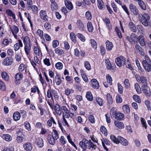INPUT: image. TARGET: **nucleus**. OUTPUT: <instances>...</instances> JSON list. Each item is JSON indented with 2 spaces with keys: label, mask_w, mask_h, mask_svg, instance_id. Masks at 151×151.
<instances>
[{
  "label": "nucleus",
  "mask_w": 151,
  "mask_h": 151,
  "mask_svg": "<svg viewBox=\"0 0 151 151\" xmlns=\"http://www.w3.org/2000/svg\"><path fill=\"white\" fill-rule=\"evenodd\" d=\"M33 50L37 56H40L42 55V52L40 49L37 46H35L33 47Z\"/></svg>",
  "instance_id": "29"
},
{
  "label": "nucleus",
  "mask_w": 151,
  "mask_h": 151,
  "mask_svg": "<svg viewBox=\"0 0 151 151\" xmlns=\"http://www.w3.org/2000/svg\"><path fill=\"white\" fill-rule=\"evenodd\" d=\"M105 63L106 68L110 70L112 68H114L115 65L114 64H111L109 59H107L105 60Z\"/></svg>",
  "instance_id": "19"
},
{
  "label": "nucleus",
  "mask_w": 151,
  "mask_h": 151,
  "mask_svg": "<svg viewBox=\"0 0 151 151\" xmlns=\"http://www.w3.org/2000/svg\"><path fill=\"white\" fill-rule=\"evenodd\" d=\"M133 98L134 101L139 103H140L141 101V99L139 96L137 95H134L133 96Z\"/></svg>",
  "instance_id": "63"
},
{
  "label": "nucleus",
  "mask_w": 151,
  "mask_h": 151,
  "mask_svg": "<svg viewBox=\"0 0 151 151\" xmlns=\"http://www.w3.org/2000/svg\"><path fill=\"white\" fill-rule=\"evenodd\" d=\"M135 77L137 81L140 83L147 84V79L146 77L136 75Z\"/></svg>",
  "instance_id": "6"
},
{
  "label": "nucleus",
  "mask_w": 151,
  "mask_h": 151,
  "mask_svg": "<svg viewBox=\"0 0 151 151\" xmlns=\"http://www.w3.org/2000/svg\"><path fill=\"white\" fill-rule=\"evenodd\" d=\"M13 60L12 58L6 57L2 62V64L5 66L11 65L13 63Z\"/></svg>",
  "instance_id": "12"
},
{
  "label": "nucleus",
  "mask_w": 151,
  "mask_h": 151,
  "mask_svg": "<svg viewBox=\"0 0 151 151\" xmlns=\"http://www.w3.org/2000/svg\"><path fill=\"white\" fill-rule=\"evenodd\" d=\"M86 97L87 99L89 101H91L93 100V95L90 91H88L86 93Z\"/></svg>",
  "instance_id": "33"
},
{
  "label": "nucleus",
  "mask_w": 151,
  "mask_h": 151,
  "mask_svg": "<svg viewBox=\"0 0 151 151\" xmlns=\"http://www.w3.org/2000/svg\"><path fill=\"white\" fill-rule=\"evenodd\" d=\"M70 38L71 40L74 43L76 41V37L75 34L73 32H71L70 34Z\"/></svg>",
  "instance_id": "39"
},
{
  "label": "nucleus",
  "mask_w": 151,
  "mask_h": 151,
  "mask_svg": "<svg viewBox=\"0 0 151 151\" xmlns=\"http://www.w3.org/2000/svg\"><path fill=\"white\" fill-rule=\"evenodd\" d=\"M124 115L122 113H117L115 118L119 120H123L124 118Z\"/></svg>",
  "instance_id": "35"
},
{
  "label": "nucleus",
  "mask_w": 151,
  "mask_h": 151,
  "mask_svg": "<svg viewBox=\"0 0 151 151\" xmlns=\"http://www.w3.org/2000/svg\"><path fill=\"white\" fill-rule=\"evenodd\" d=\"M100 130L101 132L105 136L107 135L108 134L107 130L104 126H101L100 128Z\"/></svg>",
  "instance_id": "40"
},
{
  "label": "nucleus",
  "mask_w": 151,
  "mask_h": 151,
  "mask_svg": "<svg viewBox=\"0 0 151 151\" xmlns=\"http://www.w3.org/2000/svg\"><path fill=\"white\" fill-rule=\"evenodd\" d=\"M129 7L131 11L134 15H137L139 14L138 10L135 5L132 4H130Z\"/></svg>",
  "instance_id": "9"
},
{
  "label": "nucleus",
  "mask_w": 151,
  "mask_h": 151,
  "mask_svg": "<svg viewBox=\"0 0 151 151\" xmlns=\"http://www.w3.org/2000/svg\"><path fill=\"white\" fill-rule=\"evenodd\" d=\"M115 125L119 129H123L124 128V124L121 122L119 121H115L114 122Z\"/></svg>",
  "instance_id": "32"
},
{
  "label": "nucleus",
  "mask_w": 151,
  "mask_h": 151,
  "mask_svg": "<svg viewBox=\"0 0 151 151\" xmlns=\"http://www.w3.org/2000/svg\"><path fill=\"white\" fill-rule=\"evenodd\" d=\"M55 53L58 55H61L63 54L64 53L63 50L60 47H58L55 48Z\"/></svg>",
  "instance_id": "44"
},
{
  "label": "nucleus",
  "mask_w": 151,
  "mask_h": 151,
  "mask_svg": "<svg viewBox=\"0 0 151 151\" xmlns=\"http://www.w3.org/2000/svg\"><path fill=\"white\" fill-rule=\"evenodd\" d=\"M7 14L10 16L12 17L14 19L16 18L15 15L10 10H6Z\"/></svg>",
  "instance_id": "55"
},
{
  "label": "nucleus",
  "mask_w": 151,
  "mask_h": 151,
  "mask_svg": "<svg viewBox=\"0 0 151 151\" xmlns=\"http://www.w3.org/2000/svg\"><path fill=\"white\" fill-rule=\"evenodd\" d=\"M23 147L26 151H31L32 149L33 146L29 142L25 143L23 145Z\"/></svg>",
  "instance_id": "16"
},
{
  "label": "nucleus",
  "mask_w": 151,
  "mask_h": 151,
  "mask_svg": "<svg viewBox=\"0 0 151 151\" xmlns=\"http://www.w3.org/2000/svg\"><path fill=\"white\" fill-rule=\"evenodd\" d=\"M10 29L14 38L16 39L17 38V34L19 32V29L17 26L14 25L10 27Z\"/></svg>",
  "instance_id": "10"
},
{
  "label": "nucleus",
  "mask_w": 151,
  "mask_h": 151,
  "mask_svg": "<svg viewBox=\"0 0 151 151\" xmlns=\"http://www.w3.org/2000/svg\"><path fill=\"white\" fill-rule=\"evenodd\" d=\"M116 109L115 108H112L110 111V115L111 118H115L117 114Z\"/></svg>",
  "instance_id": "36"
},
{
  "label": "nucleus",
  "mask_w": 151,
  "mask_h": 151,
  "mask_svg": "<svg viewBox=\"0 0 151 151\" xmlns=\"http://www.w3.org/2000/svg\"><path fill=\"white\" fill-rule=\"evenodd\" d=\"M34 143L39 147H42L44 145L43 139L40 137H36Z\"/></svg>",
  "instance_id": "8"
},
{
  "label": "nucleus",
  "mask_w": 151,
  "mask_h": 151,
  "mask_svg": "<svg viewBox=\"0 0 151 151\" xmlns=\"http://www.w3.org/2000/svg\"><path fill=\"white\" fill-rule=\"evenodd\" d=\"M84 65L87 70H90L91 69V65L88 61H85L84 63Z\"/></svg>",
  "instance_id": "62"
},
{
  "label": "nucleus",
  "mask_w": 151,
  "mask_h": 151,
  "mask_svg": "<svg viewBox=\"0 0 151 151\" xmlns=\"http://www.w3.org/2000/svg\"><path fill=\"white\" fill-rule=\"evenodd\" d=\"M77 37L83 42H84L86 40V38L81 33H78L77 34Z\"/></svg>",
  "instance_id": "58"
},
{
  "label": "nucleus",
  "mask_w": 151,
  "mask_h": 151,
  "mask_svg": "<svg viewBox=\"0 0 151 151\" xmlns=\"http://www.w3.org/2000/svg\"><path fill=\"white\" fill-rule=\"evenodd\" d=\"M13 117L15 121L19 120L21 117L20 113L17 111L15 112L13 114Z\"/></svg>",
  "instance_id": "27"
},
{
  "label": "nucleus",
  "mask_w": 151,
  "mask_h": 151,
  "mask_svg": "<svg viewBox=\"0 0 151 151\" xmlns=\"http://www.w3.org/2000/svg\"><path fill=\"white\" fill-rule=\"evenodd\" d=\"M43 61L44 64L47 66H49L51 65V63L50 59L49 58H45L43 60Z\"/></svg>",
  "instance_id": "56"
},
{
  "label": "nucleus",
  "mask_w": 151,
  "mask_h": 151,
  "mask_svg": "<svg viewBox=\"0 0 151 151\" xmlns=\"http://www.w3.org/2000/svg\"><path fill=\"white\" fill-rule=\"evenodd\" d=\"M76 25L79 29L81 31L84 30L85 27L83 22L80 20H78L77 21Z\"/></svg>",
  "instance_id": "15"
},
{
  "label": "nucleus",
  "mask_w": 151,
  "mask_h": 151,
  "mask_svg": "<svg viewBox=\"0 0 151 151\" xmlns=\"http://www.w3.org/2000/svg\"><path fill=\"white\" fill-rule=\"evenodd\" d=\"M56 68L58 70L62 69L63 68V65L61 62H58L55 65Z\"/></svg>",
  "instance_id": "60"
},
{
  "label": "nucleus",
  "mask_w": 151,
  "mask_h": 151,
  "mask_svg": "<svg viewBox=\"0 0 151 151\" xmlns=\"http://www.w3.org/2000/svg\"><path fill=\"white\" fill-rule=\"evenodd\" d=\"M55 110L56 113L58 115L61 116L62 115L61 107L57 104L55 106Z\"/></svg>",
  "instance_id": "25"
},
{
  "label": "nucleus",
  "mask_w": 151,
  "mask_h": 151,
  "mask_svg": "<svg viewBox=\"0 0 151 151\" xmlns=\"http://www.w3.org/2000/svg\"><path fill=\"white\" fill-rule=\"evenodd\" d=\"M51 90L50 89H48L47 91V96L48 98H51V99H53L52 95V90Z\"/></svg>",
  "instance_id": "53"
},
{
  "label": "nucleus",
  "mask_w": 151,
  "mask_h": 151,
  "mask_svg": "<svg viewBox=\"0 0 151 151\" xmlns=\"http://www.w3.org/2000/svg\"><path fill=\"white\" fill-rule=\"evenodd\" d=\"M39 14L40 17L44 22H47L48 21V17L45 11L41 10L40 11Z\"/></svg>",
  "instance_id": "11"
},
{
  "label": "nucleus",
  "mask_w": 151,
  "mask_h": 151,
  "mask_svg": "<svg viewBox=\"0 0 151 151\" xmlns=\"http://www.w3.org/2000/svg\"><path fill=\"white\" fill-rule=\"evenodd\" d=\"M142 89L143 93L147 96L150 97L151 96L150 89L147 85L144 84L142 86Z\"/></svg>",
  "instance_id": "7"
},
{
  "label": "nucleus",
  "mask_w": 151,
  "mask_h": 151,
  "mask_svg": "<svg viewBox=\"0 0 151 151\" xmlns=\"http://www.w3.org/2000/svg\"><path fill=\"white\" fill-rule=\"evenodd\" d=\"M126 62L125 58L123 56H120L119 57L116 58L115 59V62L117 66L121 67L124 65Z\"/></svg>",
  "instance_id": "5"
},
{
  "label": "nucleus",
  "mask_w": 151,
  "mask_h": 151,
  "mask_svg": "<svg viewBox=\"0 0 151 151\" xmlns=\"http://www.w3.org/2000/svg\"><path fill=\"white\" fill-rule=\"evenodd\" d=\"M67 139L68 142L73 146L76 149H77V147L76 145L74 144L73 142L72 141V139L71 138L70 134L68 135L67 137Z\"/></svg>",
  "instance_id": "49"
},
{
  "label": "nucleus",
  "mask_w": 151,
  "mask_h": 151,
  "mask_svg": "<svg viewBox=\"0 0 151 151\" xmlns=\"http://www.w3.org/2000/svg\"><path fill=\"white\" fill-rule=\"evenodd\" d=\"M106 49L108 51L111 50L113 47V45L112 43L110 42L109 41H107L106 43Z\"/></svg>",
  "instance_id": "31"
},
{
  "label": "nucleus",
  "mask_w": 151,
  "mask_h": 151,
  "mask_svg": "<svg viewBox=\"0 0 151 151\" xmlns=\"http://www.w3.org/2000/svg\"><path fill=\"white\" fill-rule=\"evenodd\" d=\"M135 47L137 52L141 55H144V52L143 51L142 48L138 45H136Z\"/></svg>",
  "instance_id": "26"
},
{
  "label": "nucleus",
  "mask_w": 151,
  "mask_h": 151,
  "mask_svg": "<svg viewBox=\"0 0 151 151\" xmlns=\"http://www.w3.org/2000/svg\"><path fill=\"white\" fill-rule=\"evenodd\" d=\"M55 82L56 84L57 85H59L61 83V80L60 79V75L57 74L55 76L53 80Z\"/></svg>",
  "instance_id": "23"
},
{
  "label": "nucleus",
  "mask_w": 151,
  "mask_h": 151,
  "mask_svg": "<svg viewBox=\"0 0 151 151\" xmlns=\"http://www.w3.org/2000/svg\"><path fill=\"white\" fill-rule=\"evenodd\" d=\"M110 138L113 142L116 144H119L120 143L123 146H126L128 145L127 140L121 136H118L116 138L114 135L111 134Z\"/></svg>",
  "instance_id": "2"
},
{
  "label": "nucleus",
  "mask_w": 151,
  "mask_h": 151,
  "mask_svg": "<svg viewBox=\"0 0 151 151\" xmlns=\"http://www.w3.org/2000/svg\"><path fill=\"white\" fill-rule=\"evenodd\" d=\"M139 17L140 21L143 25L146 27L148 25L150 19V16L148 14L145 13L143 14H139Z\"/></svg>",
  "instance_id": "3"
},
{
  "label": "nucleus",
  "mask_w": 151,
  "mask_h": 151,
  "mask_svg": "<svg viewBox=\"0 0 151 151\" xmlns=\"http://www.w3.org/2000/svg\"><path fill=\"white\" fill-rule=\"evenodd\" d=\"M106 99L108 103L111 104L112 103V99L111 96L109 93H108L106 95Z\"/></svg>",
  "instance_id": "54"
},
{
  "label": "nucleus",
  "mask_w": 151,
  "mask_h": 151,
  "mask_svg": "<svg viewBox=\"0 0 151 151\" xmlns=\"http://www.w3.org/2000/svg\"><path fill=\"white\" fill-rule=\"evenodd\" d=\"M85 17L88 20H90L92 18L91 12L89 11L86 12L85 14Z\"/></svg>",
  "instance_id": "48"
},
{
  "label": "nucleus",
  "mask_w": 151,
  "mask_h": 151,
  "mask_svg": "<svg viewBox=\"0 0 151 151\" xmlns=\"http://www.w3.org/2000/svg\"><path fill=\"white\" fill-rule=\"evenodd\" d=\"M23 41L24 45L27 44H31L29 38L27 36L23 37Z\"/></svg>",
  "instance_id": "52"
},
{
  "label": "nucleus",
  "mask_w": 151,
  "mask_h": 151,
  "mask_svg": "<svg viewBox=\"0 0 151 151\" xmlns=\"http://www.w3.org/2000/svg\"><path fill=\"white\" fill-rule=\"evenodd\" d=\"M90 84L94 88L97 89L99 87V83L96 79H92L90 81Z\"/></svg>",
  "instance_id": "14"
},
{
  "label": "nucleus",
  "mask_w": 151,
  "mask_h": 151,
  "mask_svg": "<svg viewBox=\"0 0 151 151\" xmlns=\"http://www.w3.org/2000/svg\"><path fill=\"white\" fill-rule=\"evenodd\" d=\"M96 102L100 106H102L103 105V102L101 98L99 97H98L96 98Z\"/></svg>",
  "instance_id": "64"
},
{
  "label": "nucleus",
  "mask_w": 151,
  "mask_h": 151,
  "mask_svg": "<svg viewBox=\"0 0 151 151\" xmlns=\"http://www.w3.org/2000/svg\"><path fill=\"white\" fill-rule=\"evenodd\" d=\"M37 91V93L39 95L40 93V91L38 88L36 86H34L31 88V92L35 93Z\"/></svg>",
  "instance_id": "50"
},
{
  "label": "nucleus",
  "mask_w": 151,
  "mask_h": 151,
  "mask_svg": "<svg viewBox=\"0 0 151 151\" xmlns=\"http://www.w3.org/2000/svg\"><path fill=\"white\" fill-rule=\"evenodd\" d=\"M74 92V90L72 89H70L68 88L65 89V93L66 95L67 96L69 95L71 93H73Z\"/></svg>",
  "instance_id": "45"
},
{
  "label": "nucleus",
  "mask_w": 151,
  "mask_h": 151,
  "mask_svg": "<svg viewBox=\"0 0 151 151\" xmlns=\"http://www.w3.org/2000/svg\"><path fill=\"white\" fill-rule=\"evenodd\" d=\"M122 109L124 113H129L130 112V108L127 105H124L122 106Z\"/></svg>",
  "instance_id": "43"
},
{
  "label": "nucleus",
  "mask_w": 151,
  "mask_h": 151,
  "mask_svg": "<svg viewBox=\"0 0 151 151\" xmlns=\"http://www.w3.org/2000/svg\"><path fill=\"white\" fill-rule=\"evenodd\" d=\"M24 50L27 55H29L30 53L31 49V44H27L24 45Z\"/></svg>",
  "instance_id": "17"
},
{
  "label": "nucleus",
  "mask_w": 151,
  "mask_h": 151,
  "mask_svg": "<svg viewBox=\"0 0 151 151\" xmlns=\"http://www.w3.org/2000/svg\"><path fill=\"white\" fill-rule=\"evenodd\" d=\"M90 41L92 47L96 49L97 48V44L96 42L93 39H91Z\"/></svg>",
  "instance_id": "57"
},
{
  "label": "nucleus",
  "mask_w": 151,
  "mask_h": 151,
  "mask_svg": "<svg viewBox=\"0 0 151 151\" xmlns=\"http://www.w3.org/2000/svg\"><path fill=\"white\" fill-rule=\"evenodd\" d=\"M103 20L105 24L106 27L107 29L109 30H111L112 29V26L110 23L109 19L107 17H106Z\"/></svg>",
  "instance_id": "13"
},
{
  "label": "nucleus",
  "mask_w": 151,
  "mask_h": 151,
  "mask_svg": "<svg viewBox=\"0 0 151 151\" xmlns=\"http://www.w3.org/2000/svg\"><path fill=\"white\" fill-rule=\"evenodd\" d=\"M129 27L130 29L133 32H135L137 31L136 27L134 24L132 22H130L129 24Z\"/></svg>",
  "instance_id": "41"
},
{
  "label": "nucleus",
  "mask_w": 151,
  "mask_h": 151,
  "mask_svg": "<svg viewBox=\"0 0 151 151\" xmlns=\"http://www.w3.org/2000/svg\"><path fill=\"white\" fill-rule=\"evenodd\" d=\"M22 74L21 73H18L16 74L15 78L16 80H20L22 78Z\"/></svg>",
  "instance_id": "61"
},
{
  "label": "nucleus",
  "mask_w": 151,
  "mask_h": 151,
  "mask_svg": "<svg viewBox=\"0 0 151 151\" xmlns=\"http://www.w3.org/2000/svg\"><path fill=\"white\" fill-rule=\"evenodd\" d=\"M124 86L126 88H128L130 86V83L128 79H126L124 81Z\"/></svg>",
  "instance_id": "47"
},
{
  "label": "nucleus",
  "mask_w": 151,
  "mask_h": 151,
  "mask_svg": "<svg viewBox=\"0 0 151 151\" xmlns=\"http://www.w3.org/2000/svg\"><path fill=\"white\" fill-rule=\"evenodd\" d=\"M55 140L51 135H49L47 137V141L49 143L52 145H54L55 143Z\"/></svg>",
  "instance_id": "34"
},
{
  "label": "nucleus",
  "mask_w": 151,
  "mask_h": 151,
  "mask_svg": "<svg viewBox=\"0 0 151 151\" xmlns=\"http://www.w3.org/2000/svg\"><path fill=\"white\" fill-rule=\"evenodd\" d=\"M135 1L138 2V5L142 9L144 10H146V5L143 1L141 0H135Z\"/></svg>",
  "instance_id": "24"
},
{
  "label": "nucleus",
  "mask_w": 151,
  "mask_h": 151,
  "mask_svg": "<svg viewBox=\"0 0 151 151\" xmlns=\"http://www.w3.org/2000/svg\"><path fill=\"white\" fill-rule=\"evenodd\" d=\"M23 46V44L21 41L19 40H18V42L14 45V49L16 51H17L19 49L20 47H22Z\"/></svg>",
  "instance_id": "22"
},
{
  "label": "nucleus",
  "mask_w": 151,
  "mask_h": 151,
  "mask_svg": "<svg viewBox=\"0 0 151 151\" xmlns=\"http://www.w3.org/2000/svg\"><path fill=\"white\" fill-rule=\"evenodd\" d=\"M87 26L88 31L92 32L93 30V27L92 23L90 22H88L87 23Z\"/></svg>",
  "instance_id": "38"
},
{
  "label": "nucleus",
  "mask_w": 151,
  "mask_h": 151,
  "mask_svg": "<svg viewBox=\"0 0 151 151\" xmlns=\"http://www.w3.org/2000/svg\"><path fill=\"white\" fill-rule=\"evenodd\" d=\"M97 6L98 8L100 9H102L104 7L103 1L102 0H97Z\"/></svg>",
  "instance_id": "42"
},
{
  "label": "nucleus",
  "mask_w": 151,
  "mask_h": 151,
  "mask_svg": "<svg viewBox=\"0 0 151 151\" xmlns=\"http://www.w3.org/2000/svg\"><path fill=\"white\" fill-rule=\"evenodd\" d=\"M51 10L52 12L56 11L58 9V5L55 2L52 3L50 6Z\"/></svg>",
  "instance_id": "30"
},
{
  "label": "nucleus",
  "mask_w": 151,
  "mask_h": 151,
  "mask_svg": "<svg viewBox=\"0 0 151 151\" xmlns=\"http://www.w3.org/2000/svg\"><path fill=\"white\" fill-rule=\"evenodd\" d=\"M134 88L138 93L139 94L141 92L140 88L138 83H136L134 84Z\"/></svg>",
  "instance_id": "59"
},
{
  "label": "nucleus",
  "mask_w": 151,
  "mask_h": 151,
  "mask_svg": "<svg viewBox=\"0 0 151 151\" xmlns=\"http://www.w3.org/2000/svg\"><path fill=\"white\" fill-rule=\"evenodd\" d=\"M2 78L6 81H8L9 80V76L6 71H3L1 73Z\"/></svg>",
  "instance_id": "21"
},
{
  "label": "nucleus",
  "mask_w": 151,
  "mask_h": 151,
  "mask_svg": "<svg viewBox=\"0 0 151 151\" xmlns=\"http://www.w3.org/2000/svg\"><path fill=\"white\" fill-rule=\"evenodd\" d=\"M51 136L55 140H57L59 138L58 134L56 130L53 129L52 133Z\"/></svg>",
  "instance_id": "37"
},
{
  "label": "nucleus",
  "mask_w": 151,
  "mask_h": 151,
  "mask_svg": "<svg viewBox=\"0 0 151 151\" xmlns=\"http://www.w3.org/2000/svg\"><path fill=\"white\" fill-rule=\"evenodd\" d=\"M2 137L3 139L7 141H10L12 139V137L9 134H4L2 135Z\"/></svg>",
  "instance_id": "28"
},
{
  "label": "nucleus",
  "mask_w": 151,
  "mask_h": 151,
  "mask_svg": "<svg viewBox=\"0 0 151 151\" xmlns=\"http://www.w3.org/2000/svg\"><path fill=\"white\" fill-rule=\"evenodd\" d=\"M137 40L141 46H143L145 45V38L143 36H139L137 38Z\"/></svg>",
  "instance_id": "20"
},
{
  "label": "nucleus",
  "mask_w": 151,
  "mask_h": 151,
  "mask_svg": "<svg viewBox=\"0 0 151 151\" xmlns=\"http://www.w3.org/2000/svg\"><path fill=\"white\" fill-rule=\"evenodd\" d=\"M24 125L25 127V128L28 130V131L31 130V128L29 122L26 121L24 123Z\"/></svg>",
  "instance_id": "46"
},
{
  "label": "nucleus",
  "mask_w": 151,
  "mask_h": 151,
  "mask_svg": "<svg viewBox=\"0 0 151 151\" xmlns=\"http://www.w3.org/2000/svg\"><path fill=\"white\" fill-rule=\"evenodd\" d=\"M106 78L107 82L109 83L110 85H112V79L111 76L108 74L106 76Z\"/></svg>",
  "instance_id": "51"
},
{
  "label": "nucleus",
  "mask_w": 151,
  "mask_h": 151,
  "mask_svg": "<svg viewBox=\"0 0 151 151\" xmlns=\"http://www.w3.org/2000/svg\"><path fill=\"white\" fill-rule=\"evenodd\" d=\"M79 144L83 150L86 149H90L91 148L95 150L96 147V146L91 140H88L86 139H83L80 142Z\"/></svg>",
  "instance_id": "1"
},
{
  "label": "nucleus",
  "mask_w": 151,
  "mask_h": 151,
  "mask_svg": "<svg viewBox=\"0 0 151 151\" xmlns=\"http://www.w3.org/2000/svg\"><path fill=\"white\" fill-rule=\"evenodd\" d=\"M64 2L66 8L69 10H71L73 9V5L70 1L68 0H65Z\"/></svg>",
  "instance_id": "18"
},
{
  "label": "nucleus",
  "mask_w": 151,
  "mask_h": 151,
  "mask_svg": "<svg viewBox=\"0 0 151 151\" xmlns=\"http://www.w3.org/2000/svg\"><path fill=\"white\" fill-rule=\"evenodd\" d=\"M67 106H61L62 114V117H65L66 118H69L70 116V111L68 109L69 106L66 103Z\"/></svg>",
  "instance_id": "4"
}]
</instances>
